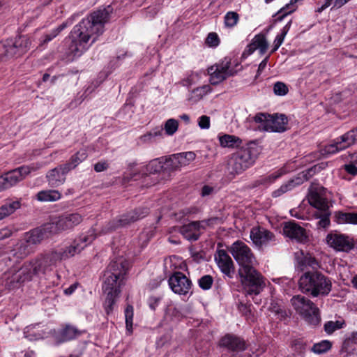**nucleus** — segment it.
I'll use <instances>...</instances> for the list:
<instances>
[{"label":"nucleus","mask_w":357,"mask_h":357,"mask_svg":"<svg viewBox=\"0 0 357 357\" xmlns=\"http://www.w3.org/2000/svg\"><path fill=\"white\" fill-rule=\"evenodd\" d=\"M327 190L319 184H312L310 188L308 201L311 206L318 211L329 210L328 202L326 196Z\"/></svg>","instance_id":"ddd939ff"},{"label":"nucleus","mask_w":357,"mask_h":357,"mask_svg":"<svg viewBox=\"0 0 357 357\" xmlns=\"http://www.w3.org/2000/svg\"><path fill=\"white\" fill-rule=\"evenodd\" d=\"M345 170L351 175L357 174V167L354 164H348L344 165Z\"/></svg>","instance_id":"4d7b16f0"},{"label":"nucleus","mask_w":357,"mask_h":357,"mask_svg":"<svg viewBox=\"0 0 357 357\" xmlns=\"http://www.w3.org/2000/svg\"><path fill=\"white\" fill-rule=\"evenodd\" d=\"M59 33L55 31V29H53L50 33L46 34L43 38L41 43L42 44L47 43L48 42L51 41L53 38H54Z\"/></svg>","instance_id":"6e6d98bb"},{"label":"nucleus","mask_w":357,"mask_h":357,"mask_svg":"<svg viewBox=\"0 0 357 357\" xmlns=\"http://www.w3.org/2000/svg\"><path fill=\"white\" fill-rule=\"evenodd\" d=\"M326 241L331 247L338 251L348 252L354 246V241L344 234H330L327 236Z\"/></svg>","instance_id":"a211bd4d"},{"label":"nucleus","mask_w":357,"mask_h":357,"mask_svg":"<svg viewBox=\"0 0 357 357\" xmlns=\"http://www.w3.org/2000/svg\"><path fill=\"white\" fill-rule=\"evenodd\" d=\"M198 126L201 129H208L210 128V117L202 115L198 119Z\"/></svg>","instance_id":"864d4df0"},{"label":"nucleus","mask_w":357,"mask_h":357,"mask_svg":"<svg viewBox=\"0 0 357 357\" xmlns=\"http://www.w3.org/2000/svg\"><path fill=\"white\" fill-rule=\"evenodd\" d=\"M215 261L221 272L229 278H233L235 268L230 256L224 250H219L215 255Z\"/></svg>","instance_id":"f3484780"},{"label":"nucleus","mask_w":357,"mask_h":357,"mask_svg":"<svg viewBox=\"0 0 357 357\" xmlns=\"http://www.w3.org/2000/svg\"><path fill=\"white\" fill-rule=\"evenodd\" d=\"M206 43L210 47H216L219 44V38L217 33H210L206 40Z\"/></svg>","instance_id":"603ef678"},{"label":"nucleus","mask_w":357,"mask_h":357,"mask_svg":"<svg viewBox=\"0 0 357 357\" xmlns=\"http://www.w3.org/2000/svg\"><path fill=\"white\" fill-rule=\"evenodd\" d=\"M109 167V163L107 161L102 160L94 165V170L96 172H102L105 170H107Z\"/></svg>","instance_id":"5fc2aeb1"},{"label":"nucleus","mask_w":357,"mask_h":357,"mask_svg":"<svg viewBox=\"0 0 357 357\" xmlns=\"http://www.w3.org/2000/svg\"><path fill=\"white\" fill-rule=\"evenodd\" d=\"M31 46V42L26 36H20L15 39H8L2 45L3 56L11 58L20 56L26 52Z\"/></svg>","instance_id":"9b49d317"},{"label":"nucleus","mask_w":357,"mask_h":357,"mask_svg":"<svg viewBox=\"0 0 357 357\" xmlns=\"http://www.w3.org/2000/svg\"><path fill=\"white\" fill-rule=\"evenodd\" d=\"M296 257L298 266L301 271H305L308 268L317 269L319 267L318 261L309 253L296 252Z\"/></svg>","instance_id":"b1692460"},{"label":"nucleus","mask_w":357,"mask_h":357,"mask_svg":"<svg viewBox=\"0 0 357 357\" xmlns=\"http://www.w3.org/2000/svg\"><path fill=\"white\" fill-rule=\"evenodd\" d=\"M356 142H357V128L337 138L333 143L325 146L322 150V154L328 155L336 153L353 145Z\"/></svg>","instance_id":"f8f14e48"},{"label":"nucleus","mask_w":357,"mask_h":357,"mask_svg":"<svg viewBox=\"0 0 357 357\" xmlns=\"http://www.w3.org/2000/svg\"><path fill=\"white\" fill-rule=\"evenodd\" d=\"M159 302V298L155 297H151L149 300V306L152 310H155V306Z\"/></svg>","instance_id":"0e129e2a"},{"label":"nucleus","mask_w":357,"mask_h":357,"mask_svg":"<svg viewBox=\"0 0 357 357\" xmlns=\"http://www.w3.org/2000/svg\"><path fill=\"white\" fill-rule=\"evenodd\" d=\"M284 174V171L281 169L278 170L275 172L272 173L270 175H268L265 177L261 178L259 181L260 184L268 185V184H271V183L275 182V181L276 179H278V178L282 176Z\"/></svg>","instance_id":"ea45409f"},{"label":"nucleus","mask_w":357,"mask_h":357,"mask_svg":"<svg viewBox=\"0 0 357 357\" xmlns=\"http://www.w3.org/2000/svg\"><path fill=\"white\" fill-rule=\"evenodd\" d=\"M283 234L288 238L299 243H305L307 240L306 230L295 222H287L284 224Z\"/></svg>","instance_id":"6ab92c4d"},{"label":"nucleus","mask_w":357,"mask_h":357,"mask_svg":"<svg viewBox=\"0 0 357 357\" xmlns=\"http://www.w3.org/2000/svg\"><path fill=\"white\" fill-rule=\"evenodd\" d=\"M77 286V284H73L70 285L69 287L66 288L64 290L65 294H66V295H71L75 291V290L76 289Z\"/></svg>","instance_id":"69168bd1"},{"label":"nucleus","mask_w":357,"mask_h":357,"mask_svg":"<svg viewBox=\"0 0 357 357\" xmlns=\"http://www.w3.org/2000/svg\"><path fill=\"white\" fill-rule=\"evenodd\" d=\"M213 190V188H211L210 186H208V185H204L202 188V194L203 196L208 195H210L211 193Z\"/></svg>","instance_id":"338daca9"},{"label":"nucleus","mask_w":357,"mask_h":357,"mask_svg":"<svg viewBox=\"0 0 357 357\" xmlns=\"http://www.w3.org/2000/svg\"><path fill=\"white\" fill-rule=\"evenodd\" d=\"M298 285L303 293L312 297L326 296L332 289L331 280L317 271H306L301 276Z\"/></svg>","instance_id":"39448f33"},{"label":"nucleus","mask_w":357,"mask_h":357,"mask_svg":"<svg viewBox=\"0 0 357 357\" xmlns=\"http://www.w3.org/2000/svg\"><path fill=\"white\" fill-rule=\"evenodd\" d=\"M165 168L169 172L181 169L179 160L177 158L176 154H173L165 159Z\"/></svg>","instance_id":"c9c22d12"},{"label":"nucleus","mask_w":357,"mask_h":357,"mask_svg":"<svg viewBox=\"0 0 357 357\" xmlns=\"http://www.w3.org/2000/svg\"><path fill=\"white\" fill-rule=\"evenodd\" d=\"M250 238L257 247L266 245L275 241V235L263 227H254L250 231Z\"/></svg>","instance_id":"412c9836"},{"label":"nucleus","mask_w":357,"mask_h":357,"mask_svg":"<svg viewBox=\"0 0 357 357\" xmlns=\"http://www.w3.org/2000/svg\"><path fill=\"white\" fill-rule=\"evenodd\" d=\"M238 19L239 16L237 13L228 12L225 16V24L228 27H233L237 24Z\"/></svg>","instance_id":"49530a36"},{"label":"nucleus","mask_w":357,"mask_h":357,"mask_svg":"<svg viewBox=\"0 0 357 357\" xmlns=\"http://www.w3.org/2000/svg\"><path fill=\"white\" fill-rule=\"evenodd\" d=\"M254 120L261 123L263 130L268 132H284L287 129V118L284 114L270 115L266 113L257 114Z\"/></svg>","instance_id":"6e6552de"},{"label":"nucleus","mask_w":357,"mask_h":357,"mask_svg":"<svg viewBox=\"0 0 357 357\" xmlns=\"http://www.w3.org/2000/svg\"><path fill=\"white\" fill-rule=\"evenodd\" d=\"M268 47V42L265 36L262 34L257 35L254 37L252 43L248 45L247 51L249 54L253 53L255 50H259L261 54H264Z\"/></svg>","instance_id":"a878e982"},{"label":"nucleus","mask_w":357,"mask_h":357,"mask_svg":"<svg viewBox=\"0 0 357 357\" xmlns=\"http://www.w3.org/2000/svg\"><path fill=\"white\" fill-rule=\"evenodd\" d=\"M112 9H100L84 18L70 32L69 50L75 56H79L104 32Z\"/></svg>","instance_id":"f03ea898"},{"label":"nucleus","mask_w":357,"mask_h":357,"mask_svg":"<svg viewBox=\"0 0 357 357\" xmlns=\"http://www.w3.org/2000/svg\"><path fill=\"white\" fill-rule=\"evenodd\" d=\"M343 323L339 321H330L324 324V330L328 334L333 333L335 331L342 327Z\"/></svg>","instance_id":"de8ad7c7"},{"label":"nucleus","mask_w":357,"mask_h":357,"mask_svg":"<svg viewBox=\"0 0 357 357\" xmlns=\"http://www.w3.org/2000/svg\"><path fill=\"white\" fill-rule=\"evenodd\" d=\"M87 158V153L85 150L77 151L73 155L68 162L63 165L64 172H69L75 169L79 163Z\"/></svg>","instance_id":"7c9ffc66"},{"label":"nucleus","mask_w":357,"mask_h":357,"mask_svg":"<svg viewBox=\"0 0 357 357\" xmlns=\"http://www.w3.org/2000/svg\"><path fill=\"white\" fill-rule=\"evenodd\" d=\"M96 238V234H94V231L91 230L88 234L79 236L71 245L65 248L51 251L24 263L20 268L13 270L8 273L6 278V285L9 288H15L21 283L31 280L34 275L40 273L45 274L52 271L57 262L79 254Z\"/></svg>","instance_id":"f257e3e1"},{"label":"nucleus","mask_w":357,"mask_h":357,"mask_svg":"<svg viewBox=\"0 0 357 357\" xmlns=\"http://www.w3.org/2000/svg\"><path fill=\"white\" fill-rule=\"evenodd\" d=\"M220 345L233 351H243L245 349V342L239 337L227 334L220 341Z\"/></svg>","instance_id":"5701e85b"},{"label":"nucleus","mask_w":357,"mask_h":357,"mask_svg":"<svg viewBox=\"0 0 357 357\" xmlns=\"http://www.w3.org/2000/svg\"><path fill=\"white\" fill-rule=\"evenodd\" d=\"M21 203L18 200H7L0 206V220L12 215L15 211L19 209Z\"/></svg>","instance_id":"c756f323"},{"label":"nucleus","mask_w":357,"mask_h":357,"mask_svg":"<svg viewBox=\"0 0 357 357\" xmlns=\"http://www.w3.org/2000/svg\"><path fill=\"white\" fill-rule=\"evenodd\" d=\"M127 269V261L123 257H119L112 261L105 272L102 289L107 294L105 302V310L107 314L113 310L115 298L120 293V287Z\"/></svg>","instance_id":"20e7f679"},{"label":"nucleus","mask_w":357,"mask_h":357,"mask_svg":"<svg viewBox=\"0 0 357 357\" xmlns=\"http://www.w3.org/2000/svg\"><path fill=\"white\" fill-rule=\"evenodd\" d=\"M273 91L276 95L284 96L288 92V88L285 84L278 82L274 84Z\"/></svg>","instance_id":"3c124183"},{"label":"nucleus","mask_w":357,"mask_h":357,"mask_svg":"<svg viewBox=\"0 0 357 357\" xmlns=\"http://www.w3.org/2000/svg\"><path fill=\"white\" fill-rule=\"evenodd\" d=\"M77 335V330L75 327L70 326H67L61 333L63 341L70 340L75 337Z\"/></svg>","instance_id":"a18cd8bd"},{"label":"nucleus","mask_w":357,"mask_h":357,"mask_svg":"<svg viewBox=\"0 0 357 357\" xmlns=\"http://www.w3.org/2000/svg\"><path fill=\"white\" fill-rule=\"evenodd\" d=\"M47 230H49V229H47V225L45 228H37L33 229L31 231L26 233L24 239H25L27 243L33 247V245L40 243L41 241L46 237Z\"/></svg>","instance_id":"bb28decb"},{"label":"nucleus","mask_w":357,"mask_h":357,"mask_svg":"<svg viewBox=\"0 0 357 357\" xmlns=\"http://www.w3.org/2000/svg\"><path fill=\"white\" fill-rule=\"evenodd\" d=\"M33 252V247L23 239L15 248L10 252V255L15 257L17 260L26 257L28 255Z\"/></svg>","instance_id":"cd10ccee"},{"label":"nucleus","mask_w":357,"mask_h":357,"mask_svg":"<svg viewBox=\"0 0 357 357\" xmlns=\"http://www.w3.org/2000/svg\"><path fill=\"white\" fill-rule=\"evenodd\" d=\"M171 289L180 295L187 294L191 289V281L181 272H176L168 280Z\"/></svg>","instance_id":"2eb2a0df"},{"label":"nucleus","mask_w":357,"mask_h":357,"mask_svg":"<svg viewBox=\"0 0 357 357\" xmlns=\"http://www.w3.org/2000/svg\"><path fill=\"white\" fill-rule=\"evenodd\" d=\"M332 347V342L329 340H322L314 344L310 350L316 354H322L328 351Z\"/></svg>","instance_id":"72a5a7b5"},{"label":"nucleus","mask_w":357,"mask_h":357,"mask_svg":"<svg viewBox=\"0 0 357 357\" xmlns=\"http://www.w3.org/2000/svg\"><path fill=\"white\" fill-rule=\"evenodd\" d=\"M178 122L174 119H168L164 126V130L167 135H173L178 130Z\"/></svg>","instance_id":"79ce46f5"},{"label":"nucleus","mask_w":357,"mask_h":357,"mask_svg":"<svg viewBox=\"0 0 357 357\" xmlns=\"http://www.w3.org/2000/svg\"><path fill=\"white\" fill-rule=\"evenodd\" d=\"M230 62L225 59L222 62L209 67L208 68V74L210 75V82L211 84L215 85L229 76L233 75L231 70L229 69Z\"/></svg>","instance_id":"4468645a"},{"label":"nucleus","mask_w":357,"mask_h":357,"mask_svg":"<svg viewBox=\"0 0 357 357\" xmlns=\"http://www.w3.org/2000/svg\"><path fill=\"white\" fill-rule=\"evenodd\" d=\"M82 215L79 213H66L59 216L55 222L47 225L51 233H60L73 229L82 221Z\"/></svg>","instance_id":"1a4fd4ad"},{"label":"nucleus","mask_w":357,"mask_h":357,"mask_svg":"<svg viewBox=\"0 0 357 357\" xmlns=\"http://www.w3.org/2000/svg\"><path fill=\"white\" fill-rule=\"evenodd\" d=\"M335 0H324V3L317 9V12L321 13L326 8L329 7L333 3H334Z\"/></svg>","instance_id":"052dcab7"},{"label":"nucleus","mask_w":357,"mask_h":357,"mask_svg":"<svg viewBox=\"0 0 357 357\" xmlns=\"http://www.w3.org/2000/svg\"><path fill=\"white\" fill-rule=\"evenodd\" d=\"M36 197L40 202H55L60 199L61 195L58 190H47L38 192Z\"/></svg>","instance_id":"2f4dec72"},{"label":"nucleus","mask_w":357,"mask_h":357,"mask_svg":"<svg viewBox=\"0 0 357 357\" xmlns=\"http://www.w3.org/2000/svg\"><path fill=\"white\" fill-rule=\"evenodd\" d=\"M176 155L177 158L179 160V165L181 168L188 166L196 158L195 153L192 151L179 153H176Z\"/></svg>","instance_id":"f704fd0d"},{"label":"nucleus","mask_w":357,"mask_h":357,"mask_svg":"<svg viewBox=\"0 0 357 357\" xmlns=\"http://www.w3.org/2000/svg\"><path fill=\"white\" fill-rule=\"evenodd\" d=\"M344 347L348 352L357 349V332L352 333L344 342Z\"/></svg>","instance_id":"a19ab883"},{"label":"nucleus","mask_w":357,"mask_h":357,"mask_svg":"<svg viewBox=\"0 0 357 357\" xmlns=\"http://www.w3.org/2000/svg\"><path fill=\"white\" fill-rule=\"evenodd\" d=\"M201 74L198 72H192L185 78L181 81V84L183 86H190L196 84L200 79Z\"/></svg>","instance_id":"37998d69"},{"label":"nucleus","mask_w":357,"mask_h":357,"mask_svg":"<svg viewBox=\"0 0 357 357\" xmlns=\"http://www.w3.org/2000/svg\"><path fill=\"white\" fill-rule=\"evenodd\" d=\"M331 215V212L329 210L324 211H318L316 213V216L319 218V220L317 222V225L319 227L326 228L330 225V219L329 217Z\"/></svg>","instance_id":"58836bf2"},{"label":"nucleus","mask_w":357,"mask_h":357,"mask_svg":"<svg viewBox=\"0 0 357 357\" xmlns=\"http://www.w3.org/2000/svg\"><path fill=\"white\" fill-rule=\"evenodd\" d=\"M240 268L238 275L245 291L250 295L259 294L265 287L263 276L253 267L255 258L250 248L241 241L234 243L229 249Z\"/></svg>","instance_id":"7ed1b4c3"},{"label":"nucleus","mask_w":357,"mask_h":357,"mask_svg":"<svg viewBox=\"0 0 357 357\" xmlns=\"http://www.w3.org/2000/svg\"><path fill=\"white\" fill-rule=\"evenodd\" d=\"M312 169H310L306 172H302L298 176L293 179L283 183L278 189L272 192L273 197H279L283 194L293 190L296 186L302 184L305 181H307L312 176Z\"/></svg>","instance_id":"dca6fc26"},{"label":"nucleus","mask_w":357,"mask_h":357,"mask_svg":"<svg viewBox=\"0 0 357 357\" xmlns=\"http://www.w3.org/2000/svg\"><path fill=\"white\" fill-rule=\"evenodd\" d=\"M337 220L340 224L350 223L357 225V213H340L337 215Z\"/></svg>","instance_id":"4c0bfd02"},{"label":"nucleus","mask_w":357,"mask_h":357,"mask_svg":"<svg viewBox=\"0 0 357 357\" xmlns=\"http://www.w3.org/2000/svg\"><path fill=\"white\" fill-rule=\"evenodd\" d=\"M291 303L296 313L309 324L317 326L319 324V310L309 298L296 295L291 298Z\"/></svg>","instance_id":"423d86ee"},{"label":"nucleus","mask_w":357,"mask_h":357,"mask_svg":"<svg viewBox=\"0 0 357 357\" xmlns=\"http://www.w3.org/2000/svg\"><path fill=\"white\" fill-rule=\"evenodd\" d=\"M125 319L126 329L131 333L132 331L133 307L128 305L125 309Z\"/></svg>","instance_id":"c03bdc74"},{"label":"nucleus","mask_w":357,"mask_h":357,"mask_svg":"<svg viewBox=\"0 0 357 357\" xmlns=\"http://www.w3.org/2000/svg\"><path fill=\"white\" fill-rule=\"evenodd\" d=\"M162 167L163 165H162L161 162H160L158 160H153L147 165L146 170L150 174H155L159 172Z\"/></svg>","instance_id":"09e8293b"},{"label":"nucleus","mask_w":357,"mask_h":357,"mask_svg":"<svg viewBox=\"0 0 357 357\" xmlns=\"http://www.w3.org/2000/svg\"><path fill=\"white\" fill-rule=\"evenodd\" d=\"M291 21H289L284 27L283 29H282L281 31V33L280 34H278L274 42H273V45H274V47H273V49L272 50L271 52H275L279 47L282 44L283 41H284V39L287 33V32L289 31V28H290V26H291Z\"/></svg>","instance_id":"e433bc0d"},{"label":"nucleus","mask_w":357,"mask_h":357,"mask_svg":"<svg viewBox=\"0 0 357 357\" xmlns=\"http://www.w3.org/2000/svg\"><path fill=\"white\" fill-rule=\"evenodd\" d=\"M211 91L212 88L208 84L197 87L190 91L188 100L192 103H197Z\"/></svg>","instance_id":"c85d7f7f"},{"label":"nucleus","mask_w":357,"mask_h":357,"mask_svg":"<svg viewBox=\"0 0 357 357\" xmlns=\"http://www.w3.org/2000/svg\"><path fill=\"white\" fill-rule=\"evenodd\" d=\"M257 156L256 148L250 146L243 147L232 155L229 165L233 172L239 174L252 165Z\"/></svg>","instance_id":"0eeeda50"},{"label":"nucleus","mask_w":357,"mask_h":357,"mask_svg":"<svg viewBox=\"0 0 357 357\" xmlns=\"http://www.w3.org/2000/svg\"><path fill=\"white\" fill-rule=\"evenodd\" d=\"M213 282V278L209 275H206L199 280V285L202 289L208 290L211 287Z\"/></svg>","instance_id":"8fccbe9b"},{"label":"nucleus","mask_w":357,"mask_h":357,"mask_svg":"<svg viewBox=\"0 0 357 357\" xmlns=\"http://www.w3.org/2000/svg\"><path fill=\"white\" fill-rule=\"evenodd\" d=\"M219 142L222 147L234 148L239 146L242 140L235 135H224L219 137Z\"/></svg>","instance_id":"473e14b6"},{"label":"nucleus","mask_w":357,"mask_h":357,"mask_svg":"<svg viewBox=\"0 0 357 357\" xmlns=\"http://www.w3.org/2000/svg\"><path fill=\"white\" fill-rule=\"evenodd\" d=\"M68 172H64L63 165L50 170L47 174L49 184L52 187H58L66 181L65 175Z\"/></svg>","instance_id":"393cba45"},{"label":"nucleus","mask_w":357,"mask_h":357,"mask_svg":"<svg viewBox=\"0 0 357 357\" xmlns=\"http://www.w3.org/2000/svg\"><path fill=\"white\" fill-rule=\"evenodd\" d=\"M209 220L202 221H193L184 225L180 228V233L189 241H197L199 236V230L205 229L209 224Z\"/></svg>","instance_id":"aec40b11"},{"label":"nucleus","mask_w":357,"mask_h":357,"mask_svg":"<svg viewBox=\"0 0 357 357\" xmlns=\"http://www.w3.org/2000/svg\"><path fill=\"white\" fill-rule=\"evenodd\" d=\"M269 56H266V58L259 63L257 74L259 75L264 69L266 67L268 60Z\"/></svg>","instance_id":"bf43d9fd"},{"label":"nucleus","mask_w":357,"mask_h":357,"mask_svg":"<svg viewBox=\"0 0 357 357\" xmlns=\"http://www.w3.org/2000/svg\"><path fill=\"white\" fill-rule=\"evenodd\" d=\"M350 0H335L333 8H340Z\"/></svg>","instance_id":"e2e57ef3"},{"label":"nucleus","mask_w":357,"mask_h":357,"mask_svg":"<svg viewBox=\"0 0 357 357\" xmlns=\"http://www.w3.org/2000/svg\"><path fill=\"white\" fill-rule=\"evenodd\" d=\"M12 234V231L8 228H3L0 230V240L8 238Z\"/></svg>","instance_id":"13d9d810"},{"label":"nucleus","mask_w":357,"mask_h":357,"mask_svg":"<svg viewBox=\"0 0 357 357\" xmlns=\"http://www.w3.org/2000/svg\"><path fill=\"white\" fill-rule=\"evenodd\" d=\"M31 169L29 167L22 166L3 175L8 188L12 187L19 181H22L26 175L31 172Z\"/></svg>","instance_id":"4be33fe9"},{"label":"nucleus","mask_w":357,"mask_h":357,"mask_svg":"<svg viewBox=\"0 0 357 357\" xmlns=\"http://www.w3.org/2000/svg\"><path fill=\"white\" fill-rule=\"evenodd\" d=\"M141 140L143 142H150L152 141L153 139V137L151 136V134L149 132L142 135L141 137H140Z\"/></svg>","instance_id":"774afa93"},{"label":"nucleus","mask_w":357,"mask_h":357,"mask_svg":"<svg viewBox=\"0 0 357 357\" xmlns=\"http://www.w3.org/2000/svg\"><path fill=\"white\" fill-rule=\"evenodd\" d=\"M149 213V208L146 207L138 208L131 211L126 214L122 215L117 220L108 223L107 226L104 229L103 232L107 233L119 228V227L127 226L134 222H136Z\"/></svg>","instance_id":"9d476101"},{"label":"nucleus","mask_w":357,"mask_h":357,"mask_svg":"<svg viewBox=\"0 0 357 357\" xmlns=\"http://www.w3.org/2000/svg\"><path fill=\"white\" fill-rule=\"evenodd\" d=\"M163 130L162 128H155L150 131V133L151 134V136L153 138L156 137H161L162 135Z\"/></svg>","instance_id":"680f3d73"}]
</instances>
